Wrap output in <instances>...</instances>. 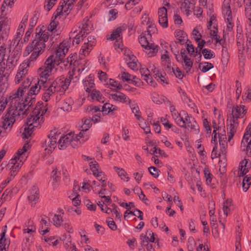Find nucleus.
Masks as SVG:
<instances>
[{
  "label": "nucleus",
  "instance_id": "nucleus-1",
  "mask_svg": "<svg viewBox=\"0 0 251 251\" xmlns=\"http://www.w3.org/2000/svg\"><path fill=\"white\" fill-rule=\"evenodd\" d=\"M28 61L23 62L19 67L17 74L15 76V84H18L22 82L17 91L12 93L9 97L12 100V103L15 104L17 100H20L21 98L24 95L26 90L30 86L31 82L27 76Z\"/></svg>",
  "mask_w": 251,
  "mask_h": 251
},
{
  "label": "nucleus",
  "instance_id": "nucleus-2",
  "mask_svg": "<svg viewBox=\"0 0 251 251\" xmlns=\"http://www.w3.org/2000/svg\"><path fill=\"white\" fill-rule=\"evenodd\" d=\"M47 104L45 105L43 103L38 102L31 113L27 118L26 125L24 126V132L22 136L24 139H28L33 133L36 127H39L43 122V116L48 111Z\"/></svg>",
  "mask_w": 251,
  "mask_h": 251
},
{
  "label": "nucleus",
  "instance_id": "nucleus-3",
  "mask_svg": "<svg viewBox=\"0 0 251 251\" xmlns=\"http://www.w3.org/2000/svg\"><path fill=\"white\" fill-rule=\"evenodd\" d=\"M69 86V80H66L63 75L57 77L54 80L47 81L44 84V93L42 100L48 101L56 94H63Z\"/></svg>",
  "mask_w": 251,
  "mask_h": 251
},
{
  "label": "nucleus",
  "instance_id": "nucleus-4",
  "mask_svg": "<svg viewBox=\"0 0 251 251\" xmlns=\"http://www.w3.org/2000/svg\"><path fill=\"white\" fill-rule=\"evenodd\" d=\"M29 145L28 143H25L22 149L18 150L13 158L10 160L7 167L9 169V176L3 182L4 185H6L14 178L19 171L20 169L23 164L26 158L25 152L27 150Z\"/></svg>",
  "mask_w": 251,
  "mask_h": 251
},
{
  "label": "nucleus",
  "instance_id": "nucleus-5",
  "mask_svg": "<svg viewBox=\"0 0 251 251\" xmlns=\"http://www.w3.org/2000/svg\"><path fill=\"white\" fill-rule=\"evenodd\" d=\"M10 99V97H9ZM10 106L7 110L6 113L1 117L0 126L4 129H11L17 117L21 115V112L24 114V109H22L20 100H17L15 104L12 103V100L10 99Z\"/></svg>",
  "mask_w": 251,
  "mask_h": 251
},
{
  "label": "nucleus",
  "instance_id": "nucleus-6",
  "mask_svg": "<svg viewBox=\"0 0 251 251\" xmlns=\"http://www.w3.org/2000/svg\"><path fill=\"white\" fill-rule=\"evenodd\" d=\"M69 48V42L66 41H63L57 48L55 52L47 59L42 66L52 71L55 65L57 66L62 62Z\"/></svg>",
  "mask_w": 251,
  "mask_h": 251
},
{
  "label": "nucleus",
  "instance_id": "nucleus-7",
  "mask_svg": "<svg viewBox=\"0 0 251 251\" xmlns=\"http://www.w3.org/2000/svg\"><path fill=\"white\" fill-rule=\"evenodd\" d=\"M156 28L153 25L148 26V29L144 35L139 37V42L143 48L147 50V53L149 57L156 54L158 51V46L155 45L151 40V33L156 32Z\"/></svg>",
  "mask_w": 251,
  "mask_h": 251
},
{
  "label": "nucleus",
  "instance_id": "nucleus-8",
  "mask_svg": "<svg viewBox=\"0 0 251 251\" xmlns=\"http://www.w3.org/2000/svg\"><path fill=\"white\" fill-rule=\"evenodd\" d=\"M45 80H39L37 83L33 85L28 91L27 96L22 103L24 109L25 110L24 114H27V111L30 110L29 108L35 102V97L38 94L41 87L44 90Z\"/></svg>",
  "mask_w": 251,
  "mask_h": 251
},
{
  "label": "nucleus",
  "instance_id": "nucleus-9",
  "mask_svg": "<svg viewBox=\"0 0 251 251\" xmlns=\"http://www.w3.org/2000/svg\"><path fill=\"white\" fill-rule=\"evenodd\" d=\"M37 30L38 28H36L34 39L26 48L25 52L27 53V54H29L30 52H33L35 48L38 47V45H40V43L46 42L49 39V34L48 32L42 31L41 29H39V32H37Z\"/></svg>",
  "mask_w": 251,
  "mask_h": 251
},
{
  "label": "nucleus",
  "instance_id": "nucleus-10",
  "mask_svg": "<svg viewBox=\"0 0 251 251\" xmlns=\"http://www.w3.org/2000/svg\"><path fill=\"white\" fill-rule=\"evenodd\" d=\"M80 142H78L75 139L74 134L69 133L65 135L62 136L60 134L58 144L60 150L65 149L69 145H71L73 148L78 146Z\"/></svg>",
  "mask_w": 251,
  "mask_h": 251
},
{
  "label": "nucleus",
  "instance_id": "nucleus-11",
  "mask_svg": "<svg viewBox=\"0 0 251 251\" xmlns=\"http://www.w3.org/2000/svg\"><path fill=\"white\" fill-rule=\"evenodd\" d=\"M241 150L251 157V125L248 126L241 143Z\"/></svg>",
  "mask_w": 251,
  "mask_h": 251
},
{
  "label": "nucleus",
  "instance_id": "nucleus-12",
  "mask_svg": "<svg viewBox=\"0 0 251 251\" xmlns=\"http://www.w3.org/2000/svg\"><path fill=\"white\" fill-rule=\"evenodd\" d=\"M229 0H225L223 6V13L224 15L225 21L227 23L226 30L231 31L234 26V22L232 19V12L229 4Z\"/></svg>",
  "mask_w": 251,
  "mask_h": 251
},
{
  "label": "nucleus",
  "instance_id": "nucleus-13",
  "mask_svg": "<svg viewBox=\"0 0 251 251\" xmlns=\"http://www.w3.org/2000/svg\"><path fill=\"white\" fill-rule=\"evenodd\" d=\"M95 44V39L94 37L89 36L86 40H85L83 45L80 49L79 53L81 56L87 55L92 49Z\"/></svg>",
  "mask_w": 251,
  "mask_h": 251
},
{
  "label": "nucleus",
  "instance_id": "nucleus-14",
  "mask_svg": "<svg viewBox=\"0 0 251 251\" xmlns=\"http://www.w3.org/2000/svg\"><path fill=\"white\" fill-rule=\"evenodd\" d=\"M46 47L45 42L40 43L38 45V47L35 49V50L32 52L29 59L25 60L24 62L28 61L29 63V67L31 66L33 64V62L36 60L37 57L45 50Z\"/></svg>",
  "mask_w": 251,
  "mask_h": 251
},
{
  "label": "nucleus",
  "instance_id": "nucleus-15",
  "mask_svg": "<svg viewBox=\"0 0 251 251\" xmlns=\"http://www.w3.org/2000/svg\"><path fill=\"white\" fill-rule=\"evenodd\" d=\"M92 28L90 22L87 18H85L80 23L78 24L74 29H77L79 33L86 35L91 31Z\"/></svg>",
  "mask_w": 251,
  "mask_h": 251
},
{
  "label": "nucleus",
  "instance_id": "nucleus-16",
  "mask_svg": "<svg viewBox=\"0 0 251 251\" xmlns=\"http://www.w3.org/2000/svg\"><path fill=\"white\" fill-rule=\"evenodd\" d=\"M238 126V121L237 119L230 118L227 120V130L228 140L230 141L236 132L237 128Z\"/></svg>",
  "mask_w": 251,
  "mask_h": 251
},
{
  "label": "nucleus",
  "instance_id": "nucleus-17",
  "mask_svg": "<svg viewBox=\"0 0 251 251\" xmlns=\"http://www.w3.org/2000/svg\"><path fill=\"white\" fill-rule=\"evenodd\" d=\"M122 28L121 27H118L114 29L109 36H107V39L110 40H116V43L115 44L118 48H121L122 46L121 42L122 40Z\"/></svg>",
  "mask_w": 251,
  "mask_h": 251
},
{
  "label": "nucleus",
  "instance_id": "nucleus-18",
  "mask_svg": "<svg viewBox=\"0 0 251 251\" xmlns=\"http://www.w3.org/2000/svg\"><path fill=\"white\" fill-rule=\"evenodd\" d=\"M158 22L160 25L163 28L168 26L167 10L164 6L158 9Z\"/></svg>",
  "mask_w": 251,
  "mask_h": 251
},
{
  "label": "nucleus",
  "instance_id": "nucleus-19",
  "mask_svg": "<svg viewBox=\"0 0 251 251\" xmlns=\"http://www.w3.org/2000/svg\"><path fill=\"white\" fill-rule=\"evenodd\" d=\"M247 109L243 105H239L233 107L232 109V113L230 118L237 119L243 117L246 113Z\"/></svg>",
  "mask_w": 251,
  "mask_h": 251
},
{
  "label": "nucleus",
  "instance_id": "nucleus-20",
  "mask_svg": "<svg viewBox=\"0 0 251 251\" xmlns=\"http://www.w3.org/2000/svg\"><path fill=\"white\" fill-rule=\"evenodd\" d=\"M83 85L84 90L87 93L91 92L93 89H95V84L94 83V75L90 74L83 81Z\"/></svg>",
  "mask_w": 251,
  "mask_h": 251
},
{
  "label": "nucleus",
  "instance_id": "nucleus-21",
  "mask_svg": "<svg viewBox=\"0 0 251 251\" xmlns=\"http://www.w3.org/2000/svg\"><path fill=\"white\" fill-rule=\"evenodd\" d=\"M251 168V162L249 159H244L239 164V170L238 175L239 176H243L245 175Z\"/></svg>",
  "mask_w": 251,
  "mask_h": 251
},
{
  "label": "nucleus",
  "instance_id": "nucleus-22",
  "mask_svg": "<svg viewBox=\"0 0 251 251\" xmlns=\"http://www.w3.org/2000/svg\"><path fill=\"white\" fill-rule=\"evenodd\" d=\"M185 116V119L186 120V128H190L191 130L197 132L199 130L197 122L192 116L186 113L185 111H182Z\"/></svg>",
  "mask_w": 251,
  "mask_h": 251
},
{
  "label": "nucleus",
  "instance_id": "nucleus-23",
  "mask_svg": "<svg viewBox=\"0 0 251 251\" xmlns=\"http://www.w3.org/2000/svg\"><path fill=\"white\" fill-rule=\"evenodd\" d=\"M184 49H181L180 50L181 59H182V64L184 69L187 71H190L192 68L193 62L191 59L185 54Z\"/></svg>",
  "mask_w": 251,
  "mask_h": 251
},
{
  "label": "nucleus",
  "instance_id": "nucleus-24",
  "mask_svg": "<svg viewBox=\"0 0 251 251\" xmlns=\"http://www.w3.org/2000/svg\"><path fill=\"white\" fill-rule=\"evenodd\" d=\"M39 198V192L38 188L36 186H33L30 190L29 195L28 197V200L31 206H34Z\"/></svg>",
  "mask_w": 251,
  "mask_h": 251
},
{
  "label": "nucleus",
  "instance_id": "nucleus-25",
  "mask_svg": "<svg viewBox=\"0 0 251 251\" xmlns=\"http://www.w3.org/2000/svg\"><path fill=\"white\" fill-rule=\"evenodd\" d=\"M5 70V63H0V87H6L8 81V74L4 73Z\"/></svg>",
  "mask_w": 251,
  "mask_h": 251
},
{
  "label": "nucleus",
  "instance_id": "nucleus-26",
  "mask_svg": "<svg viewBox=\"0 0 251 251\" xmlns=\"http://www.w3.org/2000/svg\"><path fill=\"white\" fill-rule=\"evenodd\" d=\"M70 33V38H73L74 40L72 41L73 45H78L81 41L84 40V38L86 35H83L82 33H80L78 31L77 29H74Z\"/></svg>",
  "mask_w": 251,
  "mask_h": 251
},
{
  "label": "nucleus",
  "instance_id": "nucleus-27",
  "mask_svg": "<svg viewBox=\"0 0 251 251\" xmlns=\"http://www.w3.org/2000/svg\"><path fill=\"white\" fill-rule=\"evenodd\" d=\"M236 42L238 46L239 55L242 57L245 50L244 43L245 39L244 35L241 33L237 32L236 35Z\"/></svg>",
  "mask_w": 251,
  "mask_h": 251
},
{
  "label": "nucleus",
  "instance_id": "nucleus-28",
  "mask_svg": "<svg viewBox=\"0 0 251 251\" xmlns=\"http://www.w3.org/2000/svg\"><path fill=\"white\" fill-rule=\"evenodd\" d=\"M88 95L93 100H96L101 103H103L105 101L104 97L100 92L96 89H92L91 92L88 93Z\"/></svg>",
  "mask_w": 251,
  "mask_h": 251
},
{
  "label": "nucleus",
  "instance_id": "nucleus-29",
  "mask_svg": "<svg viewBox=\"0 0 251 251\" xmlns=\"http://www.w3.org/2000/svg\"><path fill=\"white\" fill-rule=\"evenodd\" d=\"M10 243V240L5 237V230L0 234V251H7Z\"/></svg>",
  "mask_w": 251,
  "mask_h": 251
},
{
  "label": "nucleus",
  "instance_id": "nucleus-30",
  "mask_svg": "<svg viewBox=\"0 0 251 251\" xmlns=\"http://www.w3.org/2000/svg\"><path fill=\"white\" fill-rule=\"evenodd\" d=\"M128 104L130 107L131 108L132 112L134 114V116L136 117V118L139 121H140L141 120L143 121L144 119L141 116V112L140 111L139 108L137 105V104L129 99H128Z\"/></svg>",
  "mask_w": 251,
  "mask_h": 251
},
{
  "label": "nucleus",
  "instance_id": "nucleus-31",
  "mask_svg": "<svg viewBox=\"0 0 251 251\" xmlns=\"http://www.w3.org/2000/svg\"><path fill=\"white\" fill-rule=\"evenodd\" d=\"M152 101L157 104L164 103L167 104H170V101L163 95H159L156 93H153L151 98Z\"/></svg>",
  "mask_w": 251,
  "mask_h": 251
},
{
  "label": "nucleus",
  "instance_id": "nucleus-32",
  "mask_svg": "<svg viewBox=\"0 0 251 251\" xmlns=\"http://www.w3.org/2000/svg\"><path fill=\"white\" fill-rule=\"evenodd\" d=\"M64 215L63 210L61 209H58L57 213L55 214L53 218V224L56 226H60L63 222V215Z\"/></svg>",
  "mask_w": 251,
  "mask_h": 251
},
{
  "label": "nucleus",
  "instance_id": "nucleus-33",
  "mask_svg": "<svg viewBox=\"0 0 251 251\" xmlns=\"http://www.w3.org/2000/svg\"><path fill=\"white\" fill-rule=\"evenodd\" d=\"M175 35L177 39L178 40V43L181 45L184 44L187 42V40H188L187 39L186 33L182 30H176L175 32Z\"/></svg>",
  "mask_w": 251,
  "mask_h": 251
},
{
  "label": "nucleus",
  "instance_id": "nucleus-34",
  "mask_svg": "<svg viewBox=\"0 0 251 251\" xmlns=\"http://www.w3.org/2000/svg\"><path fill=\"white\" fill-rule=\"evenodd\" d=\"M110 98L113 100L114 101L118 102H126L127 101L126 96L120 92H118L114 94H111Z\"/></svg>",
  "mask_w": 251,
  "mask_h": 251
},
{
  "label": "nucleus",
  "instance_id": "nucleus-35",
  "mask_svg": "<svg viewBox=\"0 0 251 251\" xmlns=\"http://www.w3.org/2000/svg\"><path fill=\"white\" fill-rule=\"evenodd\" d=\"M114 169L122 180H126V181H128L129 180V177L127 176V174L123 168L115 166L114 167Z\"/></svg>",
  "mask_w": 251,
  "mask_h": 251
},
{
  "label": "nucleus",
  "instance_id": "nucleus-36",
  "mask_svg": "<svg viewBox=\"0 0 251 251\" xmlns=\"http://www.w3.org/2000/svg\"><path fill=\"white\" fill-rule=\"evenodd\" d=\"M232 200L230 199H227L225 202H224L223 210L224 211V214L225 216L224 218H226L228 214L230 212L231 206L232 205Z\"/></svg>",
  "mask_w": 251,
  "mask_h": 251
},
{
  "label": "nucleus",
  "instance_id": "nucleus-37",
  "mask_svg": "<svg viewBox=\"0 0 251 251\" xmlns=\"http://www.w3.org/2000/svg\"><path fill=\"white\" fill-rule=\"evenodd\" d=\"M51 72V71L43 66L39 68L38 70V75L40 78H43V80L47 78L50 75Z\"/></svg>",
  "mask_w": 251,
  "mask_h": 251
},
{
  "label": "nucleus",
  "instance_id": "nucleus-38",
  "mask_svg": "<svg viewBox=\"0 0 251 251\" xmlns=\"http://www.w3.org/2000/svg\"><path fill=\"white\" fill-rule=\"evenodd\" d=\"M60 132H58L57 129H54L50 131L48 135V140L55 142L56 143L57 140L59 139L60 137Z\"/></svg>",
  "mask_w": 251,
  "mask_h": 251
},
{
  "label": "nucleus",
  "instance_id": "nucleus-39",
  "mask_svg": "<svg viewBox=\"0 0 251 251\" xmlns=\"http://www.w3.org/2000/svg\"><path fill=\"white\" fill-rule=\"evenodd\" d=\"M118 107L109 103H105L101 107V111L105 112V114H108L110 112L117 110Z\"/></svg>",
  "mask_w": 251,
  "mask_h": 251
},
{
  "label": "nucleus",
  "instance_id": "nucleus-40",
  "mask_svg": "<svg viewBox=\"0 0 251 251\" xmlns=\"http://www.w3.org/2000/svg\"><path fill=\"white\" fill-rule=\"evenodd\" d=\"M140 239L141 240H147L148 241L149 240L151 242H154L155 240V238L154 237V234L152 232V231H151V230H147L146 232V234L145 235L143 234H141L140 235Z\"/></svg>",
  "mask_w": 251,
  "mask_h": 251
},
{
  "label": "nucleus",
  "instance_id": "nucleus-41",
  "mask_svg": "<svg viewBox=\"0 0 251 251\" xmlns=\"http://www.w3.org/2000/svg\"><path fill=\"white\" fill-rule=\"evenodd\" d=\"M12 192V190L10 189H7L4 191L0 199V205H1L4 201L9 200L11 198Z\"/></svg>",
  "mask_w": 251,
  "mask_h": 251
},
{
  "label": "nucleus",
  "instance_id": "nucleus-42",
  "mask_svg": "<svg viewBox=\"0 0 251 251\" xmlns=\"http://www.w3.org/2000/svg\"><path fill=\"white\" fill-rule=\"evenodd\" d=\"M201 52L205 59H211L215 57L214 52L208 49H204Z\"/></svg>",
  "mask_w": 251,
  "mask_h": 251
},
{
  "label": "nucleus",
  "instance_id": "nucleus-43",
  "mask_svg": "<svg viewBox=\"0 0 251 251\" xmlns=\"http://www.w3.org/2000/svg\"><path fill=\"white\" fill-rule=\"evenodd\" d=\"M251 184V176H245L242 181V188L244 192H246L249 188Z\"/></svg>",
  "mask_w": 251,
  "mask_h": 251
},
{
  "label": "nucleus",
  "instance_id": "nucleus-44",
  "mask_svg": "<svg viewBox=\"0 0 251 251\" xmlns=\"http://www.w3.org/2000/svg\"><path fill=\"white\" fill-rule=\"evenodd\" d=\"M151 71H152L154 76L157 80L160 79L161 82H165V76L154 66H152Z\"/></svg>",
  "mask_w": 251,
  "mask_h": 251
},
{
  "label": "nucleus",
  "instance_id": "nucleus-45",
  "mask_svg": "<svg viewBox=\"0 0 251 251\" xmlns=\"http://www.w3.org/2000/svg\"><path fill=\"white\" fill-rule=\"evenodd\" d=\"M201 69V72L205 73L214 67L213 65L209 62H201L199 65V68Z\"/></svg>",
  "mask_w": 251,
  "mask_h": 251
},
{
  "label": "nucleus",
  "instance_id": "nucleus-46",
  "mask_svg": "<svg viewBox=\"0 0 251 251\" xmlns=\"http://www.w3.org/2000/svg\"><path fill=\"white\" fill-rule=\"evenodd\" d=\"M18 61V57H13L12 56H9L6 61V66L8 67L9 69L13 68L17 65Z\"/></svg>",
  "mask_w": 251,
  "mask_h": 251
},
{
  "label": "nucleus",
  "instance_id": "nucleus-47",
  "mask_svg": "<svg viewBox=\"0 0 251 251\" xmlns=\"http://www.w3.org/2000/svg\"><path fill=\"white\" fill-rule=\"evenodd\" d=\"M101 111L100 107L94 105H89L86 109V112L89 114H94L95 113H100Z\"/></svg>",
  "mask_w": 251,
  "mask_h": 251
},
{
  "label": "nucleus",
  "instance_id": "nucleus-48",
  "mask_svg": "<svg viewBox=\"0 0 251 251\" xmlns=\"http://www.w3.org/2000/svg\"><path fill=\"white\" fill-rule=\"evenodd\" d=\"M73 100L71 99H68L64 100L62 104V108L64 111H70L72 109Z\"/></svg>",
  "mask_w": 251,
  "mask_h": 251
},
{
  "label": "nucleus",
  "instance_id": "nucleus-49",
  "mask_svg": "<svg viewBox=\"0 0 251 251\" xmlns=\"http://www.w3.org/2000/svg\"><path fill=\"white\" fill-rule=\"evenodd\" d=\"M6 45L3 42L0 45V63H5L3 60L5 56Z\"/></svg>",
  "mask_w": 251,
  "mask_h": 251
},
{
  "label": "nucleus",
  "instance_id": "nucleus-50",
  "mask_svg": "<svg viewBox=\"0 0 251 251\" xmlns=\"http://www.w3.org/2000/svg\"><path fill=\"white\" fill-rule=\"evenodd\" d=\"M89 166L91 170L93 172V175H96L100 171L99 170V165L96 161L90 162Z\"/></svg>",
  "mask_w": 251,
  "mask_h": 251
},
{
  "label": "nucleus",
  "instance_id": "nucleus-51",
  "mask_svg": "<svg viewBox=\"0 0 251 251\" xmlns=\"http://www.w3.org/2000/svg\"><path fill=\"white\" fill-rule=\"evenodd\" d=\"M52 178L53 180V185L54 187L58 185V182L60 180V177L59 176V173L56 170H53L52 172Z\"/></svg>",
  "mask_w": 251,
  "mask_h": 251
},
{
  "label": "nucleus",
  "instance_id": "nucleus-52",
  "mask_svg": "<svg viewBox=\"0 0 251 251\" xmlns=\"http://www.w3.org/2000/svg\"><path fill=\"white\" fill-rule=\"evenodd\" d=\"M175 121L176 124L180 127L186 128V120L185 118H184L182 116H181V115L179 116Z\"/></svg>",
  "mask_w": 251,
  "mask_h": 251
},
{
  "label": "nucleus",
  "instance_id": "nucleus-53",
  "mask_svg": "<svg viewBox=\"0 0 251 251\" xmlns=\"http://www.w3.org/2000/svg\"><path fill=\"white\" fill-rule=\"evenodd\" d=\"M57 0H45L44 8L46 10L49 11L55 5Z\"/></svg>",
  "mask_w": 251,
  "mask_h": 251
},
{
  "label": "nucleus",
  "instance_id": "nucleus-54",
  "mask_svg": "<svg viewBox=\"0 0 251 251\" xmlns=\"http://www.w3.org/2000/svg\"><path fill=\"white\" fill-rule=\"evenodd\" d=\"M46 144L47 146L46 150H48L49 151L51 152L53 150H54V149L56 146L55 142L51 141L48 139L46 140Z\"/></svg>",
  "mask_w": 251,
  "mask_h": 251
},
{
  "label": "nucleus",
  "instance_id": "nucleus-55",
  "mask_svg": "<svg viewBox=\"0 0 251 251\" xmlns=\"http://www.w3.org/2000/svg\"><path fill=\"white\" fill-rule=\"evenodd\" d=\"M186 44V49L188 52L191 55L195 54L196 53L195 49L192 44H191V42L189 40H187Z\"/></svg>",
  "mask_w": 251,
  "mask_h": 251
},
{
  "label": "nucleus",
  "instance_id": "nucleus-56",
  "mask_svg": "<svg viewBox=\"0 0 251 251\" xmlns=\"http://www.w3.org/2000/svg\"><path fill=\"white\" fill-rule=\"evenodd\" d=\"M89 64L88 63V61L86 60H81L80 63L79 64L78 66V71L82 72L84 71L85 69H88Z\"/></svg>",
  "mask_w": 251,
  "mask_h": 251
},
{
  "label": "nucleus",
  "instance_id": "nucleus-57",
  "mask_svg": "<svg viewBox=\"0 0 251 251\" xmlns=\"http://www.w3.org/2000/svg\"><path fill=\"white\" fill-rule=\"evenodd\" d=\"M10 102L11 100H10L9 97L8 98H5L0 101V114L3 111L7 104L8 102L10 103Z\"/></svg>",
  "mask_w": 251,
  "mask_h": 251
},
{
  "label": "nucleus",
  "instance_id": "nucleus-58",
  "mask_svg": "<svg viewBox=\"0 0 251 251\" xmlns=\"http://www.w3.org/2000/svg\"><path fill=\"white\" fill-rule=\"evenodd\" d=\"M219 142L220 146L221 152L223 155H225L226 153V149L227 147V142L226 141H219Z\"/></svg>",
  "mask_w": 251,
  "mask_h": 251
},
{
  "label": "nucleus",
  "instance_id": "nucleus-59",
  "mask_svg": "<svg viewBox=\"0 0 251 251\" xmlns=\"http://www.w3.org/2000/svg\"><path fill=\"white\" fill-rule=\"evenodd\" d=\"M121 78L124 81L128 82L134 78V76L127 72H122L121 73Z\"/></svg>",
  "mask_w": 251,
  "mask_h": 251
},
{
  "label": "nucleus",
  "instance_id": "nucleus-60",
  "mask_svg": "<svg viewBox=\"0 0 251 251\" xmlns=\"http://www.w3.org/2000/svg\"><path fill=\"white\" fill-rule=\"evenodd\" d=\"M43 239L45 240V241L49 244L50 245L56 246L58 241L57 240H55L54 238L53 237H50V238H48L46 236H44L42 238Z\"/></svg>",
  "mask_w": 251,
  "mask_h": 251
},
{
  "label": "nucleus",
  "instance_id": "nucleus-61",
  "mask_svg": "<svg viewBox=\"0 0 251 251\" xmlns=\"http://www.w3.org/2000/svg\"><path fill=\"white\" fill-rule=\"evenodd\" d=\"M192 35L194 39L197 42H198L199 41H200L202 37L201 34L198 30L197 27H196L193 29L192 31Z\"/></svg>",
  "mask_w": 251,
  "mask_h": 251
},
{
  "label": "nucleus",
  "instance_id": "nucleus-62",
  "mask_svg": "<svg viewBox=\"0 0 251 251\" xmlns=\"http://www.w3.org/2000/svg\"><path fill=\"white\" fill-rule=\"evenodd\" d=\"M23 34L24 32L17 30L16 35L14 38L13 39V42L14 45H18L19 44V42L22 39Z\"/></svg>",
  "mask_w": 251,
  "mask_h": 251
},
{
  "label": "nucleus",
  "instance_id": "nucleus-63",
  "mask_svg": "<svg viewBox=\"0 0 251 251\" xmlns=\"http://www.w3.org/2000/svg\"><path fill=\"white\" fill-rule=\"evenodd\" d=\"M92 126V120L91 119H85L83 124L82 126V129L83 131H87Z\"/></svg>",
  "mask_w": 251,
  "mask_h": 251
},
{
  "label": "nucleus",
  "instance_id": "nucleus-64",
  "mask_svg": "<svg viewBox=\"0 0 251 251\" xmlns=\"http://www.w3.org/2000/svg\"><path fill=\"white\" fill-rule=\"evenodd\" d=\"M84 204L87 206L89 210L95 211L96 209L97 206L96 204H93L89 200L86 199L84 201Z\"/></svg>",
  "mask_w": 251,
  "mask_h": 251
}]
</instances>
